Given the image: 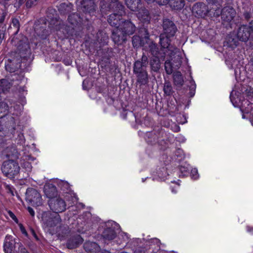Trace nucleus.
Returning a JSON list of instances; mask_svg holds the SVG:
<instances>
[{
  "label": "nucleus",
  "mask_w": 253,
  "mask_h": 253,
  "mask_svg": "<svg viewBox=\"0 0 253 253\" xmlns=\"http://www.w3.org/2000/svg\"><path fill=\"white\" fill-rule=\"evenodd\" d=\"M105 228L102 232L101 236L105 240H112L116 236L115 229L119 227V225L113 221H109L104 224L103 226Z\"/></svg>",
  "instance_id": "6e6552de"
},
{
  "label": "nucleus",
  "mask_w": 253,
  "mask_h": 253,
  "mask_svg": "<svg viewBox=\"0 0 253 253\" xmlns=\"http://www.w3.org/2000/svg\"><path fill=\"white\" fill-rule=\"evenodd\" d=\"M251 34L250 27L243 25L239 28L237 37L240 41L246 42L250 37H252Z\"/></svg>",
  "instance_id": "dca6fc26"
},
{
  "label": "nucleus",
  "mask_w": 253,
  "mask_h": 253,
  "mask_svg": "<svg viewBox=\"0 0 253 253\" xmlns=\"http://www.w3.org/2000/svg\"><path fill=\"white\" fill-rule=\"evenodd\" d=\"M190 168L189 165L184 163L180 166L179 170L180 171L181 174L183 176H185L188 174Z\"/></svg>",
  "instance_id": "72a5a7b5"
},
{
  "label": "nucleus",
  "mask_w": 253,
  "mask_h": 253,
  "mask_svg": "<svg viewBox=\"0 0 253 253\" xmlns=\"http://www.w3.org/2000/svg\"><path fill=\"white\" fill-rule=\"evenodd\" d=\"M22 106L19 105H16L14 107H11L9 111L12 116L10 118V121L12 122L15 126H19L20 119L19 117L22 112Z\"/></svg>",
  "instance_id": "ddd939ff"
},
{
  "label": "nucleus",
  "mask_w": 253,
  "mask_h": 253,
  "mask_svg": "<svg viewBox=\"0 0 253 253\" xmlns=\"http://www.w3.org/2000/svg\"><path fill=\"white\" fill-rule=\"evenodd\" d=\"M177 28L173 22L169 19L163 21V33L160 36V43L161 50L169 59L165 62V68L166 73L170 75L174 70L178 69L182 63V59L184 54L176 47L170 44V38L173 37Z\"/></svg>",
  "instance_id": "f257e3e1"
},
{
  "label": "nucleus",
  "mask_w": 253,
  "mask_h": 253,
  "mask_svg": "<svg viewBox=\"0 0 253 253\" xmlns=\"http://www.w3.org/2000/svg\"><path fill=\"white\" fill-rule=\"evenodd\" d=\"M44 191L46 197L50 199L55 198L57 192L56 187L50 184L44 186Z\"/></svg>",
  "instance_id": "b1692460"
},
{
  "label": "nucleus",
  "mask_w": 253,
  "mask_h": 253,
  "mask_svg": "<svg viewBox=\"0 0 253 253\" xmlns=\"http://www.w3.org/2000/svg\"><path fill=\"white\" fill-rule=\"evenodd\" d=\"M146 246H149V249H153L151 253H162V252L160 250L161 242L159 239L155 238L151 239H148L145 240Z\"/></svg>",
  "instance_id": "2eb2a0df"
},
{
  "label": "nucleus",
  "mask_w": 253,
  "mask_h": 253,
  "mask_svg": "<svg viewBox=\"0 0 253 253\" xmlns=\"http://www.w3.org/2000/svg\"><path fill=\"white\" fill-rule=\"evenodd\" d=\"M126 4L132 11H137L142 7L141 0H126Z\"/></svg>",
  "instance_id": "393cba45"
},
{
  "label": "nucleus",
  "mask_w": 253,
  "mask_h": 253,
  "mask_svg": "<svg viewBox=\"0 0 253 253\" xmlns=\"http://www.w3.org/2000/svg\"><path fill=\"white\" fill-rule=\"evenodd\" d=\"M18 142L20 144H23L25 143V139L23 133H20L18 136Z\"/></svg>",
  "instance_id": "49530a36"
},
{
  "label": "nucleus",
  "mask_w": 253,
  "mask_h": 253,
  "mask_svg": "<svg viewBox=\"0 0 253 253\" xmlns=\"http://www.w3.org/2000/svg\"><path fill=\"white\" fill-rule=\"evenodd\" d=\"M48 204L50 209L54 213L64 211L66 209V204L64 200L59 197L50 199Z\"/></svg>",
  "instance_id": "9b49d317"
},
{
  "label": "nucleus",
  "mask_w": 253,
  "mask_h": 253,
  "mask_svg": "<svg viewBox=\"0 0 253 253\" xmlns=\"http://www.w3.org/2000/svg\"><path fill=\"white\" fill-rule=\"evenodd\" d=\"M191 83H192V84H191V88L192 89H195L196 88V84H195L194 82H192Z\"/></svg>",
  "instance_id": "e2e57ef3"
},
{
  "label": "nucleus",
  "mask_w": 253,
  "mask_h": 253,
  "mask_svg": "<svg viewBox=\"0 0 253 253\" xmlns=\"http://www.w3.org/2000/svg\"><path fill=\"white\" fill-rule=\"evenodd\" d=\"M11 86V84L7 80H0V93L8 91Z\"/></svg>",
  "instance_id": "c85d7f7f"
},
{
  "label": "nucleus",
  "mask_w": 253,
  "mask_h": 253,
  "mask_svg": "<svg viewBox=\"0 0 253 253\" xmlns=\"http://www.w3.org/2000/svg\"><path fill=\"white\" fill-rule=\"evenodd\" d=\"M248 27H250V32L252 34V38H253V21H252L249 26H248Z\"/></svg>",
  "instance_id": "5fc2aeb1"
},
{
  "label": "nucleus",
  "mask_w": 253,
  "mask_h": 253,
  "mask_svg": "<svg viewBox=\"0 0 253 253\" xmlns=\"http://www.w3.org/2000/svg\"><path fill=\"white\" fill-rule=\"evenodd\" d=\"M137 77V81L141 84H144L147 83L148 79V75L146 71L141 72L140 73H135Z\"/></svg>",
  "instance_id": "bb28decb"
},
{
  "label": "nucleus",
  "mask_w": 253,
  "mask_h": 253,
  "mask_svg": "<svg viewBox=\"0 0 253 253\" xmlns=\"http://www.w3.org/2000/svg\"><path fill=\"white\" fill-rule=\"evenodd\" d=\"M35 158L30 155H25L23 156L21 160V165L23 169L27 172L32 170V165L30 162L33 161Z\"/></svg>",
  "instance_id": "6ab92c4d"
},
{
  "label": "nucleus",
  "mask_w": 253,
  "mask_h": 253,
  "mask_svg": "<svg viewBox=\"0 0 253 253\" xmlns=\"http://www.w3.org/2000/svg\"><path fill=\"white\" fill-rule=\"evenodd\" d=\"M28 211L31 216H34L35 215V212L33 209L31 207H28Z\"/></svg>",
  "instance_id": "6e6d98bb"
},
{
  "label": "nucleus",
  "mask_w": 253,
  "mask_h": 253,
  "mask_svg": "<svg viewBox=\"0 0 253 253\" xmlns=\"http://www.w3.org/2000/svg\"><path fill=\"white\" fill-rule=\"evenodd\" d=\"M1 170L4 175L12 179L19 174L20 167L18 163L13 160H8L3 162Z\"/></svg>",
  "instance_id": "0eeeda50"
},
{
  "label": "nucleus",
  "mask_w": 253,
  "mask_h": 253,
  "mask_svg": "<svg viewBox=\"0 0 253 253\" xmlns=\"http://www.w3.org/2000/svg\"><path fill=\"white\" fill-rule=\"evenodd\" d=\"M169 173L167 171V168L162 167L157 169L156 171L152 173L153 180H164L167 178Z\"/></svg>",
  "instance_id": "a211bd4d"
},
{
  "label": "nucleus",
  "mask_w": 253,
  "mask_h": 253,
  "mask_svg": "<svg viewBox=\"0 0 253 253\" xmlns=\"http://www.w3.org/2000/svg\"><path fill=\"white\" fill-rule=\"evenodd\" d=\"M137 11V15L139 20L143 23H148L150 20L148 11L142 7Z\"/></svg>",
  "instance_id": "5701e85b"
},
{
  "label": "nucleus",
  "mask_w": 253,
  "mask_h": 253,
  "mask_svg": "<svg viewBox=\"0 0 253 253\" xmlns=\"http://www.w3.org/2000/svg\"><path fill=\"white\" fill-rule=\"evenodd\" d=\"M169 0H155V2L159 5H166L168 4Z\"/></svg>",
  "instance_id": "3c124183"
},
{
  "label": "nucleus",
  "mask_w": 253,
  "mask_h": 253,
  "mask_svg": "<svg viewBox=\"0 0 253 253\" xmlns=\"http://www.w3.org/2000/svg\"><path fill=\"white\" fill-rule=\"evenodd\" d=\"M135 31V26L131 22H123L119 28L113 31L112 39L116 43L120 44L126 40L127 36L132 35Z\"/></svg>",
  "instance_id": "20e7f679"
},
{
  "label": "nucleus",
  "mask_w": 253,
  "mask_h": 253,
  "mask_svg": "<svg viewBox=\"0 0 253 253\" xmlns=\"http://www.w3.org/2000/svg\"><path fill=\"white\" fill-rule=\"evenodd\" d=\"M149 48L150 51L155 56H157L158 55V48L155 43H154L153 42H151L149 44Z\"/></svg>",
  "instance_id": "58836bf2"
},
{
  "label": "nucleus",
  "mask_w": 253,
  "mask_h": 253,
  "mask_svg": "<svg viewBox=\"0 0 253 253\" xmlns=\"http://www.w3.org/2000/svg\"><path fill=\"white\" fill-rule=\"evenodd\" d=\"M72 5L71 3L68 4L65 3H61L58 7V9L61 13L63 14H67L71 11Z\"/></svg>",
  "instance_id": "7c9ffc66"
},
{
  "label": "nucleus",
  "mask_w": 253,
  "mask_h": 253,
  "mask_svg": "<svg viewBox=\"0 0 253 253\" xmlns=\"http://www.w3.org/2000/svg\"><path fill=\"white\" fill-rule=\"evenodd\" d=\"M26 199L33 206H39L42 204L41 194L37 190L32 188L27 189Z\"/></svg>",
  "instance_id": "1a4fd4ad"
},
{
  "label": "nucleus",
  "mask_w": 253,
  "mask_h": 253,
  "mask_svg": "<svg viewBox=\"0 0 253 253\" xmlns=\"http://www.w3.org/2000/svg\"><path fill=\"white\" fill-rule=\"evenodd\" d=\"M84 249L88 253H97L100 250V246L95 242L88 241L84 243Z\"/></svg>",
  "instance_id": "412c9836"
},
{
  "label": "nucleus",
  "mask_w": 253,
  "mask_h": 253,
  "mask_svg": "<svg viewBox=\"0 0 253 253\" xmlns=\"http://www.w3.org/2000/svg\"><path fill=\"white\" fill-rule=\"evenodd\" d=\"M172 183L173 184V185L170 186L171 190L173 193L175 194L179 189L180 184L178 182L175 183L172 182Z\"/></svg>",
  "instance_id": "79ce46f5"
},
{
  "label": "nucleus",
  "mask_w": 253,
  "mask_h": 253,
  "mask_svg": "<svg viewBox=\"0 0 253 253\" xmlns=\"http://www.w3.org/2000/svg\"><path fill=\"white\" fill-rule=\"evenodd\" d=\"M148 3H151L155 2V0H145Z\"/></svg>",
  "instance_id": "69168bd1"
},
{
  "label": "nucleus",
  "mask_w": 253,
  "mask_h": 253,
  "mask_svg": "<svg viewBox=\"0 0 253 253\" xmlns=\"http://www.w3.org/2000/svg\"><path fill=\"white\" fill-rule=\"evenodd\" d=\"M25 0H17V2L15 3L16 6H20Z\"/></svg>",
  "instance_id": "13d9d810"
},
{
  "label": "nucleus",
  "mask_w": 253,
  "mask_h": 253,
  "mask_svg": "<svg viewBox=\"0 0 253 253\" xmlns=\"http://www.w3.org/2000/svg\"><path fill=\"white\" fill-rule=\"evenodd\" d=\"M80 19V17L77 14L74 13L69 16L68 20L71 24L74 25L78 22V20Z\"/></svg>",
  "instance_id": "4c0bfd02"
},
{
  "label": "nucleus",
  "mask_w": 253,
  "mask_h": 253,
  "mask_svg": "<svg viewBox=\"0 0 253 253\" xmlns=\"http://www.w3.org/2000/svg\"><path fill=\"white\" fill-rule=\"evenodd\" d=\"M175 155L177 157V160L178 162L180 161L184 157L183 151L180 149H178L176 150Z\"/></svg>",
  "instance_id": "37998d69"
},
{
  "label": "nucleus",
  "mask_w": 253,
  "mask_h": 253,
  "mask_svg": "<svg viewBox=\"0 0 253 253\" xmlns=\"http://www.w3.org/2000/svg\"><path fill=\"white\" fill-rule=\"evenodd\" d=\"M164 91L167 95H171L173 93L172 88L169 82H166L164 86Z\"/></svg>",
  "instance_id": "f704fd0d"
},
{
  "label": "nucleus",
  "mask_w": 253,
  "mask_h": 253,
  "mask_svg": "<svg viewBox=\"0 0 253 253\" xmlns=\"http://www.w3.org/2000/svg\"><path fill=\"white\" fill-rule=\"evenodd\" d=\"M100 253H111L108 251L105 250V251H102Z\"/></svg>",
  "instance_id": "774afa93"
},
{
  "label": "nucleus",
  "mask_w": 253,
  "mask_h": 253,
  "mask_svg": "<svg viewBox=\"0 0 253 253\" xmlns=\"http://www.w3.org/2000/svg\"><path fill=\"white\" fill-rule=\"evenodd\" d=\"M8 109L7 104L4 102H0V115L1 114H5Z\"/></svg>",
  "instance_id": "ea45409f"
},
{
  "label": "nucleus",
  "mask_w": 253,
  "mask_h": 253,
  "mask_svg": "<svg viewBox=\"0 0 253 253\" xmlns=\"http://www.w3.org/2000/svg\"><path fill=\"white\" fill-rule=\"evenodd\" d=\"M132 44L134 47H138L139 46H144L139 36H135L132 39Z\"/></svg>",
  "instance_id": "c9c22d12"
},
{
  "label": "nucleus",
  "mask_w": 253,
  "mask_h": 253,
  "mask_svg": "<svg viewBox=\"0 0 253 253\" xmlns=\"http://www.w3.org/2000/svg\"><path fill=\"white\" fill-rule=\"evenodd\" d=\"M147 57L143 56L141 61L138 60L135 62L133 67L134 73H140L141 72L146 71L144 67H146L147 64Z\"/></svg>",
  "instance_id": "aec40b11"
},
{
  "label": "nucleus",
  "mask_w": 253,
  "mask_h": 253,
  "mask_svg": "<svg viewBox=\"0 0 253 253\" xmlns=\"http://www.w3.org/2000/svg\"><path fill=\"white\" fill-rule=\"evenodd\" d=\"M247 231L251 235H253V227H247Z\"/></svg>",
  "instance_id": "bf43d9fd"
},
{
  "label": "nucleus",
  "mask_w": 253,
  "mask_h": 253,
  "mask_svg": "<svg viewBox=\"0 0 253 253\" xmlns=\"http://www.w3.org/2000/svg\"><path fill=\"white\" fill-rule=\"evenodd\" d=\"M3 39V34L2 33L0 34V44L2 42Z\"/></svg>",
  "instance_id": "0e129e2a"
},
{
  "label": "nucleus",
  "mask_w": 253,
  "mask_h": 253,
  "mask_svg": "<svg viewBox=\"0 0 253 253\" xmlns=\"http://www.w3.org/2000/svg\"><path fill=\"white\" fill-rule=\"evenodd\" d=\"M121 236L123 237V240L124 242H127L128 241L129 237L126 233H123Z\"/></svg>",
  "instance_id": "864d4df0"
},
{
  "label": "nucleus",
  "mask_w": 253,
  "mask_h": 253,
  "mask_svg": "<svg viewBox=\"0 0 253 253\" xmlns=\"http://www.w3.org/2000/svg\"><path fill=\"white\" fill-rule=\"evenodd\" d=\"M66 200L69 202V205L70 206H72V204L76 202L78 200V198L74 194L68 193L65 196Z\"/></svg>",
  "instance_id": "2f4dec72"
},
{
  "label": "nucleus",
  "mask_w": 253,
  "mask_h": 253,
  "mask_svg": "<svg viewBox=\"0 0 253 253\" xmlns=\"http://www.w3.org/2000/svg\"><path fill=\"white\" fill-rule=\"evenodd\" d=\"M37 0H27L26 2V5L27 7H31Z\"/></svg>",
  "instance_id": "8fccbe9b"
},
{
  "label": "nucleus",
  "mask_w": 253,
  "mask_h": 253,
  "mask_svg": "<svg viewBox=\"0 0 253 253\" xmlns=\"http://www.w3.org/2000/svg\"><path fill=\"white\" fill-rule=\"evenodd\" d=\"M221 4H220V15L221 16V18L223 21L226 22H230L234 17L235 15V10L230 6H226L224 7L222 10Z\"/></svg>",
  "instance_id": "4468645a"
},
{
  "label": "nucleus",
  "mask_w": 253,
  "mask_h": 253,
  "mask_svg": "<svg viewBox=\"0 0 253 253\" xmlns=\"http://www.w3.org/2000/svg\"><path fill=\"white\" fill-rule=\"evenodd\" d=\"M83 239L80 236H77L75 239V244L71 245L70 242L68 243V246L69 248H76L79 244L83 243Z\"/></svg>",
  "instance_id": "e433bc0d"
},
{
  "label": "nucleus",
  "mask_w": 253,
  "mask_h": 253,
  "mask_svg": "<svg viewBox=\"0 0 253 253\" xmlns=\"http://www.w3.org/2000/svg\"><path fill=\"white\" fill-rule=\"evenodd\" d=\"M6 13H3L1 15L0 17V23H2L3 22L5 18V16H6Z\"/></svg>",
  "instance_id": "4d7b16f0"
},
{
  "label": "nucleus",
  "mask_w": 253,
  "mask_h": 253,
  "mask_svg": "<svg viewBox=\"0 0 253 253\" xmlns=\"http://www.w3.org/2000/svg\"><path fill=\"white\" fill-rule=\"evenodd\" d=\"M207 0L208 4L201 2H196L192 8L193 14L198 18H205L208 15L218 17L221 13L220 3L218 0Z\"/></svg>",
  "instance_id": "f03ea898"
},
{
  "label": "nucleus",
  "mask_w": 253,
  "mask_h": 253,
  "mask_svg": "<svg viewBox=\"0 0 253 253\" xmlns=\"http://www.w3.org/2000/svg\"><path fill=\"white\" fill-rule=\"evenodd\" d=\"M97 36L98 37L97 41L100 43L104 45L107 42V40H108V37L106 36L105 33L103 32H99L97 34Z\"/></svg>",
  "instance_id": "473e14b6"
},
{
  "label": "nucleus",
  "mask_w": 253,
  "mask_h": 253,
  "mask_svg": "<svg viewBox=\"0 0 253 253\" xmlns=\"http://www.w3.org/2000/svg\"><path fill=\"white\" fill-rule=\"evenodd\" d=\"M58 185L61 188H63V187L65 188H68L69 187V184L67 182L64 181H60Z\"/></svg>",
  "instance_id": "de8ad7c7"
},
{
  "label": "nucleus",
  "mask_w": 253,
  "mask_h": 253,
  "mask_svg": "<svg viewBox=\"0 0 253 253\" xmlns=\"http://www.w3.org/2000/svg\"><path fill=\"white\" fill-rule=\"evenodd\" d=\"M173 81L175 85L181 86L184 82L182 74L180 72H176L173 74Z\"/></svg>",
  "instance_id": "c756f323"
},
{
  "label": "nucleus",
  "mask_w": 253,
  "mask_h": 253,
  "mask_svg": "<svg viewBox=\"0 0 253 253\" xmlns=\"http://www.w3.org/2000/svg\"><path fill=\"white\" fill-rule=\"evenodd\" d=\"M178 138H179L178 140L180 141L181 142H184L185 141V138H184V137H183L182 136H179Z\"/></svg>",
  "instance_id": "052dcab7"
},
{
  "label": "nucleus",
  "mask_w": 253,
  "mask_h": 253,
  "mask_svg": "<svg viewBox=\"0 0 253 253\" xmlns=\"http://www.w3.org/2000/svg\"><path fill=\"white\" fill-rule=\"evenodd\" d=\"M42 220L45 225L51 227L60 222V218L58 213L45 212L42 214Z\"/></svg>",
  "instance_id": "9d476101"
},
{
  "label": "nucleus",
  "mask_w": 253,
  "mask_h": 253,
  "mask_svg": "<svg viewBox=\"0 0 253 253\" xmlns=\"http://www.w3.org/2000/svg\"><path fill=\"white\" fill-rule=\"evenodd\" d=\"M17 224L18 225L22 233L27 236L28 235V234L23 225L21 223H18V224Z\"/></svg>",
  "instance_id": "09e8293b"
},
{
  "label": "nucleus",
  "mask_w": 253,
  "mask_h": 253,
  "mask_svg": "<svg viewBox=\"0 0 253 253\" xmlns=\"http://www.w3.org/2000/svg\"><path fill=\"white\" fill-rule=\"evenodd\" d=\"M242 97L240 95L239 96V93H237L233 90L230 94V100L235 107H239L241 111L243 113L242 118H245L244 114H248L250 112L252 109V103L253 101V98L252 96H249V99H251V101H249L248 99H242Z\"/></svg>",
  "instance_id": "39448f33"
},
{
  "label": "nucleus",
  "mask_w": 253,
  "mask_h": 253,
  "mask_svg": "<svg viewBox=\"0 0 253 253\" xmlns=\"http://www.w3.org/2000/svg\"><path fill=\"white\" fill-rule=\"evenodd\" d=\"M191 178L194 180H197L199 178V175L197 169L194 168L191 170Z\"/></svg>",
  "instance_id": "a19ab883"
},
{
  "label": "nucleus",
  "mask_w": 253,
  "mask_h": 253,
  "mask_svg": "<svg viewBox=\"0 0 253 253\" xmlns=\"http://www.w3.org/2000/svg\"><path fill=\"white\" fill-rule=\"evenodd\" d=\"M7 214L16 223L18 224L19 222L17 218L11 211H7Z\"/></svg>",
  "instance_id": "a18cd8bd"
},
{
  "label": "nucleus",
  "mask_w": 253,
  "mask_h": 253,
  "mask_svg": "<svg viewBox=\"0 0 253 253\" xmlns=\"http://www.w3.org/2000/svg\"><path fill=\"white\" fill-rule=\"evenodd\" d=\"M5 187L9 191V192L10 193H12V189H11V187H10V186L5 185ZM12 194L13 195V194Z\"/></svg>",
  "instance_id": "680f3d73"
},
{
  "label": "nucleus",
  "mask_w": 253,
  "mask_h": 253,
  "mask_svg": "<svg viewBox=\"0 0 253 253\" xmlns=\"http://www.w3.org/2000/svg\"><path fill=\"white\" fill-rule=\"evenodd\" d=\"M96 6L92 0H84L82 3L83 11L91 14L95 10Z\"/></svg>",
  "instance_id": "4be33fe9"
},
{
  "label": "nucleus",
  "mask_w": 253,
  "mask_h": 253,
  "mask_svg": "<svg viewBox=\"0 0 253 253\" xmlns=\"http://www.w3.org/2000/svg\"><path fill=\"white\" fill-rule=\"evenodd\" d=\"M27 41V39L23 36H21L20 39L15 37L12 39V43L17 47V51L11 53V55L14 58L12 60L13 62H19L20 60L24 61L30 58L31 51Z\"/></svg>",
  "instance_id": "7ed1b4c3"
},
{
  "label": "nucleus",
  "mask_w": 253,
  "mask_h": 253,
  "mask_svg": "<svg viewBox=\"0 0 253 253\" xmlns=\"http://www.w3.org/2000/svg\"><path fill=\"white\" fill-rule=\"evenodd\" d=\"M12 25L16 28V31L15 32V34H17L19 31V21L17 19L13 18L12 20Z\"/></svg>",
  "instance_id": "c03bdc74"
},
{
  "label": "nucleus",
  "mask_w": 253,
  "mask_h": 253,
  "mask_svg": "<svg viewBox=\"0 0 253 253\" xmlns=\"http://www.w3.org/2000/svg\"><path fill=\"white\" fill-rule=\"evenodd\" d=\"M168 4L169 6L176 10L182 9L184 5V0H169Z\"/></svg>",
  "instance_id": "a878e982"
},
{
  "label": "nucleus",
  "mask_w": 253,
  "mask_h": 253,
  "mask_svg": "<svg viewBox=\"0 0 253 253\" xmlns=\"http://www.w3.org/2000/svg\"><path fill=\"white\" fill-rule=\"evenodd\" d=\"M71 61L69 60V61H65V65H69L71 64Z\"/></svg>",
  "instance_id": "338daca9"
},
{
  "label": "nucleus",
  "mask_w": 253,
  "mask_h": 253,
  "mask_svg": "<svg viewBox=\"0 0 253 253\" xmlns=\"http://www.w3.org/2000/svg\"><path fill=\"white\" fill-rule=\"evenodd\" d=\"M2 155L5 156L6 157L17 159L19 157V153L15 147L13 145H7L6 143L4 149H2Z\"/></svg>",
  "instance_id": "f3484780"
},
{
  "label": "nucleus",
  "mask_w": 253,
  "mask_h": 253,
  "mask_svg": "<svg viewBox=\"0 0 253 253\" xmlns=\"http://www.w3.org/2000/svg\"><path fill=\"white\" fill-rule=\"evenodd\" d=\"M20 243H16L12 236L7 235L5 239L3 245L4 251L5 253H12L17 247H20Z\"/></svg>",
  "instance_id": "f8f14e48"
},
{
  "label": "nucleus",
  "mask_w": 253,
  "mask_h": 253,
  "mask_svg": "<svg viewBox=\"0 0 253 253\" xmlns=\"http://www.w3.org/2000/svg\"><path fill=\"white\" fill-rule=\"evenodd\" d=\"M150 65L153 71L158 72L159 71L160 68V62L158 56H154L150 61Z\"/></svg>",
  "instance_id": "cd10ccee"
},
{
  "label": "nucleus",
  "mask_w": 253,
  "mask_h": 253,
  "mask_svg": "<svg viewBox=\"0 0 253 253\" xmlns=\"http://www.w3.org/2000/svg\"><path fill=\"white\" fill-rule=\"evenodd\" d=\"M110 0L111 4H110L109 8L114 9V12L110 15L108 21L112 26H114L116 29H118L121 24H120L121 20L120 17L125 13V8L121 3L118 2L117 0Z\"/></svg>",
  "instance_id": "423d86ee"
},
{
  "label": "nucleus",
  "mask_w": 253,
  "mask_h": 253,
  "mask_svg": "<svg viewBox=\"0 0 253 253\" xmlns=\"http://www.w3.org/2000/svg\"><path fill=\"white\" fill-rule=\"evenodd\" d=\"M5 145H6L5 142H4L1 140H0V153H1V154H2V150L4 149Z\"/></svg>",
  "instance_id": "603ef678"
}]
</instances>
